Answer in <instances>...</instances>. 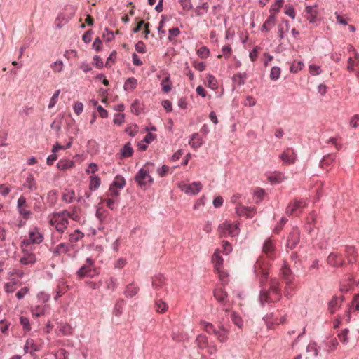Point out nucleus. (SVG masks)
Masks as SVG:
<instances>
[{"instance_id": "nucleus-56", "label": "nucleus", "mask_w": 359, "mask_h": 359, "mask_svg": "<svg viewBox=\"0 0 359 359\" xmlns=\"http://www.w3.org/2000/svg\"><path fill=\"white\" fill-rule=\"evenodd\" d=\"M197 342H198V346H199V347L201 348H203L204 347H205V345L207 344V338L204 335H199L197 337Z\"/></svg>"}, {"instance_id": "nucleus-44", "label": "nucleus", "mask_w": 359, "mask_h": 359, "mask_svg": "<svg viewBox=\"0 0 359 359\" xmlns=\"http://www.w3.org/2000/svg\"><path fill=\"white\" fill-rule=\"evenodd\" d=\"M268 180L271 183H280L283 180V177L282 174L278 173L269 176Z\"/></svg>"}, {"instance_id": "nucleus-61", "label": "nucleus", "mask_w": 359, "mask_h": 359, "mask_svg": "<svg viewBox=\"0 0 359 359\" xmlns=\"http://www.w3.org/2000/svg\"><path fill=\"white\" fill-rule=\"evenodd\" d=\"M284 1L283 0H276L275 4L271 6V10L275 12H278L280 8L283 6Z\"/></svg>"}, {"instance_id": "nucleus-52", "label": "nucleus", "mask_w": 359, "mask_h": 359, "mask_svg": "<svg viewBox=\"0 0 359 359\" xmlns=\"http://www.w3.org/2000/svg\"><path fill=\"white\" fill-rule=\"evenodd\" d=\"M285 13L292 19L295 18V10L292 6L286 5Z\"/></svg>"}, {"instance_id": "nucleus-28", "label": "nucleus", "mask_w": 359, "mask_h": 359, "mask_svg": "<svg viewBox=\"0 0 359 359\" xmlns=\"http://www.w3.org/2000/svg\"><path fill=\"white\" fill-rule=\"evenodd\" d=\"M137 85V79L134 77H130L126 81L123 88L125 90H133L136 88Z\"/></svg>"}, {"instance_id": "nucleus-63", "label": "nucleus", "mask_w": 359, "mask_h": 359, "mask_svg": "<svg viewBox=\"0 0 359 359\" xmlns=\"http://www.w3.org/2000/svg\"><path fill=\"white\" fill-rule=\"evenodd\" d=\"M52 67L55 72H60L62 70L63 63L61 60H57L54 62Z\"/></svg>"}, {"instance_id": "nucleus-25", "label": "nucleus", "mask_w": 359, "mask_h": 359, "mask_svg": "<svg viewBox=\"0 0 359 359\" xmlns=\"http://www.w3.org/2000/svg\"><path fill=\"white\" fill-rule=\"evenodd\" d=\"M138 287L134 283H129L128 285L126 286V291H124V294L126 295L127 297H132L137 294Z\"/></svg>"}, {"instance_id": "nucleus-57", "label": "nucleus", "mask_w": 359, "mask_h": 359, "mask_svg": "<svg viewBox=\"0 0 359 359\" xmlns=\"http://www.w3.org/2000/svg\"><path fill=\"white\" fill-rule=\"evenodd\" d=\"M179 2L184 10L189 11L192 8L191 0H179Z\"/></svg>"}, {"instance_id": "nucleus-62", "label": "nucleus", "mask_w": 359, "mask_h": 359, "mask_svg": "<svg viewBox=\"0 0 359 359\" xmlns=\"http://www.w3.org/2000/svg\"><path fill=\"white\" fill-rule=\"evenodd\" d=\"M93 63L97 68H102L104 66V63L102 60L99 55H95L93 57Z\"/></svg>"}, {"instance_id": "nucleus-40", "label": "nucleus", "mask_w": 359, "mask_h": 359, "mask_svg": "<svg viewBox=\"0 0 359 359\" xmlns=\"http://www.w3.org/2000/svg\"><path fill=\"white\" fill-rule=\"evenodd\" d=\"M131 111L135 114L139 115L141 112V103L140 100H135L131 104Z\"/></svg>"}, {"instance_id": "nucleus-17", "label": "nucleus", "mask_w": 359, "mask_h": 359, "mask_svg": "<svg viewBox=\"0 0 359 359\" xmlns=\"http://www.w3.org/2000/svg\"><path fill=\"white\" fill-rule=\"evenodd\" d=\"M48 311V306L46 304L36 305L32 309V316L35 318L40 317L41 316H45Z\"/></svg>"}, {"instance_id": "nucleus-41", "label": "nucleus", "mask_w": 359, "mask_h": 359, "mask_svg": "<svg viewBox=\"0 0 359 359\" xmlns=\"http://www.w3.org/2000/svg\"><path fill=\"white\" fill-rule=\"evenodd\" d=\"M197 55L202 59H206L210 55V50L206 46H201L198 49Z\"/></svg>"}, {"instance_id": "nucleus-23", "label": "nucleus", "mask_w": 359, "mask_h": 359, "mask_svg": "<svg viewBox=\"0 0 359 359\" xmlns=\"http://www.w3.org/2000/svg\"><path fill=\"white\" fill-rule=\"evenodd\" d=\"M23 186H24V187L28 188L30 190H36L37 189L38 187H37L36 183L35 182V179L32 174H29L27 176Z\"/></svg>"}, {"instance_id": "nucleus-54", "label": "nucleus", "mask_w": 359, "mask_h": 359, "mask_svg": "<svg viewBox=\"0 0 359 359\" xmlns=\"http://www.w3.org/2000/svg\"><path fill=\"white\" fill-rule=\"evenodd\" d=\"M125 120V115L123 114H116L114 116V123L117 125H121Z\"/></svg>"}, {"instance_id": "nucleus-26", "label": "nucleus", "mask_w": 359, "mask_h": 359, "mask_svg": "<svg viewBox=\"0 0 359 359\" xmlns=\"http://www.w3.org/2000/svg\"><path fill=\"white\" fill-rule=\"evenodd\" d=\"M154 306L156 312L160 313H163L168 310L167 303L163 301L161 299L155 300Z\"/></svg>"}, {"instance_id": "nucleus-29", "label": "nucleus", "mask_w": 359, "mask_h": 359, "mask_svg": "<svg viewBox=\"0 0 359 359\" xmlns=\"http://www.w3.org/2000/svg\"><path fill=\"white\" fill-rule=\"evenodd\" d=\"M75 196L74 190L65 189V191L62 194V201L67 203H71Z\"/></svg>"}, {"instance_id": "nucleus-59", "label": "nucleus", "mask_w": 359, "mask_h": 359, "mask_svg": "<svg viewBox=\"0 0 359 359\" xmlns=\"http://www.w3.org/2000/svg\"><path fill=\"white\" fill-rule=\"evenodd\" d=\"M28 205L27 204L26 198L23 196H21L17 202V208L18 209H20L21 208L25 207L27 208Z\"/></svg>"}, {"instance_id": "nucleus-35", "label": "nucleus", "mask_w": 359, "mask_h": 359, "mask_svg": "<svg viewBox=\"0 0 359 359\" xmlns=\"http://www.w3.org/2000/svg\"><path fill=\"white\" fill-rule=\"evenodd\" d=\"M231 319L233 321V323L236 325L238 327V329H241L243 326V322L242 321L241 318L236 314L235 312L231 313Z\"/></svg>"}, {"instance_id": "nucleus-6", "label": "nucleus", "mask_w": 359, "mask_h": 359, "mask_svg": "<svg viewBox=\"0 0 359 359\" xmlns=\"http://www.w3.org/2000/svg\"><path fill=\"white\" fill-rule=\"evenodd\" d=\"M231 252V248H217L215 250V254L212 255V258H211V262H212L213 266L215 268L218 269V267H223L224 259L222 257V255H227Z\"/></svg>"}, {"instance_id": "nucleus-5", "label": "nucleus", "mask_w": 359, "mask_h": 359, "mask_svg": "<svg viewBox=\"0 0 359 359\" xmlns=\"http://www.w3.org/2000/svg\"><path fill=\"white\" fill-rule=\"evenodd\" d=\"M306 206V202L304 200H294L291 201L286 208V214L288 216H291L295 213H297L299 211V213L302 212V210L304 209Z\"/></svg>"}, {"instance_id": "nucleus-24", "label": "nucleus", "mask_w": 359, "mask_h": 359, "mask_svg": "<svg viewBox=\"0 0 359 359\" xmlns=\"http://www.w3.org/2000/svg\"><path fill=\"white\" fill-rule=\"evenodd\" d=\"M284 295L287 299L292 298L295 292V286L293 282H285Z\"/></svg>"}, {"instance_id": "nucleus-1", "label": "nucleus", "mask_w": 359, "mask_h": 359, "mask_svg": "<svg viewBox=\"0 0 359 359\" xmlns=\"http://www.w3.org/2000/svg\"><path fill=\"white\" fill-rule=\"evenodd\" d=\"M280 297H282V294L280 291L279 282L276 279L271 280V287L269 290L262 291L259 294V300L262 303L277 302L280 299Z\"/></svg>"}, {"instance_id": "nucleus-21", "label": "nucleus", "mask_w": 359, "mask_h": 359, "mask_svg": "<svg viewBox=\"0 0 359 359\" xmlns=\"http://www.w3.org/2000/svg\"><path fill=\"white\" fill-rule=\"evenodd\" d=\"M203 143V140L198 133H194L191 135V140L189 142V144L195 149L201 147Z\"/></svg>"}, {"instance_id": "nucleus-50", "label": "nucleus", "mask_w": 359, "mask_h": 359, "mask_svg": "<svg viewBox=\"0 0 359 359\" xmlns=\"http://www.w3.org/2000/svg\"><path fill=\"white\" fill-rule=\"evenodd\" d=\"M20 215L25 219H29L32 212L31 211L25 209V207L21 208L20 209H18Z\"/></svg>"}, {"instance_id": "nucleus-51", "label": "nucleus", "mask_w": 359, "mask_h": 359, "mask_svg": "<svg viewBox=\"0 0 359 359\" xmlns=\"http://www.w3.org/2000/svg\"><path fill=\"white\" fill-rule=\"evenodd\" d=\"M135 50L140 53H146V47L142 41H139L135 46Z\"/></svg>"}, {"instance_id": "nucleus-36", "label": "nucleus", "mask_w": 359, "mask_h": 359, "mask_svg": "<svg viewBox=\"0 0 359 359\" xmlns=\"http://www.w3.org/2000/svg\"><path fill=\"white\" fill-rule=\"evenodd\" d=\"M247 77V74L245 72L244 73H238L234 75L233 77V80L237 83L238 86L243 85L245 83V79Z\"/></svg>"}, {"instance_id": "nucleus-3", "label": "nucleus", "mask_w": 359, "mask_h": 359, "mask_svg": "<svg viewBox=\"0 0 359 359\" xmlns=\"http://www.w3.org/2000/svg\"><path fill=\"white\" fill-rule=\"evenodd\" d=\"M55 222H56L55 229L57 231L63 232L67 228L68 220L66 217H70V213L67 210H62L60 212L53 213Z\"/></svg>"}, {"instance_id": "nucleus-38", "label": "nucleus", "mask_w": 359, "mask_h": 359, "mask_svg": "<svg viewBox=\"0 0 359 359\" xmlns=\"http://www.w3.org/2000/svg\"><path fill=\"white\" fill-rule=\"evenodd\" d=\"M208 87L212 90H216L218 88L217 80L213 75H208L207 77Z\"/></svg>"}, {"instance_id": "nucleus-37", "label": "nucleus", "mask_w": 359, "mask_h": 359, "mask_svg": "<svg viewBox=\"0 0 359 359\" xmlns=\"http://www.w3.org/2000/svg\"><path fill=\"white\" fill-rule=\"evenodd\" d=\"M17 289V282L12 280L6 283L4 285L5 292L13 293Z\"/></svg>"}, {"instance_id": "nucleus-11", "label": "nucleus", "mask_w": 359, "mask_h": 359, "mask_svg": "<svg viewBox=\"0 0 359 359\" xmlns=\"http://www.w3.org/2000/svg\"><path fill=\"white\" fill-rule=\"evenodd\" d=\"M202 189V184L200 182H194L191 184H184L183 190L189 195L198 194Z\"/></svg>"}, {"instance_id": "nucleus-34", "label": "nucleus", "mask_w": 359, "mask_h": 359, "mask_svg": "<svg viewBox=\"0 0 359 359\" xmlns=\"http://www.w3.org/2000/svg\"><path fill=\"white\" fill-rule=\"evenodd\" d=\"M100 185V179L99 178V177L98 176H91L90 182V184H89L90 189L92 191H95L97 189H98Z\"/></svg>"}, {"instance_id": "nucleus-60", "label": "nucleus", "mask_w": 359, "mask_h": 359, "mask_svg": "<svg viewBox=\"0 0 359 359\" xmlns=\"http://www.w3.org/2000/svg\"><path fill=\"white\" fill-rule=\"evenodd\" d=\"M168 170H169V167L165 165H162L161 168H159L157 169V173L158 174V175L161 177H163L164 176L166 175Z\"/></svg>"}, {"instance_id": "nucleus-31", "label": "nucleus", "mask_w": 359, "mask_h": 359, "mask_svg": "<svg viewBox=\"0 0 359 359\" xmlns=\"http://www.w3.org/2000/svg\"><path fill=\"white\" fill-rule=\"evenodd\" d=\"M201 326H202L203 330L208 332V334H215L218 332V330H216L213 325L210 323L201 321Z\"/></svg>"}, {"instance_id": "nucleus-55", "label": "nucleus", "mask_w": 359, "mask_h": 359, "mask_svg": "<svg viewBox=\"0 0 359 359\" xmlns=\"http://www.w3.org/2000/svg\"><path fill=\"white\" fill-rule=\"evenodd\" d=\"M168 32H169L168 39H169L170 41H172V36L177 37L180 34V31L179 28H177V27H174V28L170 29Z\"/></svg>"}, {"instance_id": "nucleus-16", "label": "nucleus", "mask_w": 359, "mask_h": 359, "mask_svg": "<svg viewBox=\"0 0 359 359\" xmlns=\"http://www.w3.org/2000/svg\"><path fill=\"white\" fill-rule=\"evenodd\" d=\"M344 298H338L337 297H332V300L328 302V311L330 313H334L341 306V304L343 302Z\"/></svg>"}, {"instance_id": "nucleus-32", "label": "nucleus", "mask_w": 359, "mask_h": 359, "mask_svg": "<svg viewBox=\"0 0 359 359\" xmlns=\"http://www.w3.org/2000/svg\"><path fill=\"white\" fill-rule=\"evenodd\" d=\"M215 272L217 273L219 278H220V280H222L223 283H227L228 282V273L224 270L223 267H218V269L215 268Z\"/></svg>"}, {"instance_id": "nucleus-20", "label": "nucleus", "mask_w": 359, "mask_h": 359, "mask_svg": "<svg viewBox=\"0 0 359 359\" xmlns=\"http://www.w3.org/2000/svg\"><path fill=\"white\" fill-rule=\"evenodd\" d=\"M276 18L274 15H271L268 17L266 21L261 27L262 32H269L270 29L275 25Z\"/></svg>"}, {"instance_id": "nucleus-22", "label": "nucleus", "mask_w": 359, "mask_h": 359, "mask_svg": "<svg viewBox=\"0 0 359 359\" xmlns=\"http://www.w3.org/2000/svg\"><path fill=\"white\" fill-rule=\"evenodd\" d=\"M121 158L130 157L133 154V149L130 142H127L120 150Z\"/></svg>"}, {"instance_id": "nucleus-30", "label": "nucleus", "mask_w": 359, "mask_h": 359, "mask_svg": "<svg viewBox=\"0 0 359 359\" xmlns=\"http://www.w3.org/2000/svg\"><path fill=\"white\" fill-rule=\"evenodd\" d=\"M125 185H126L125 179L122 176L118 175L116 176L115 180L111 184L110 186H111L113 187H114L118 188V189H123L125 187Z\"/></svg>"}, {"instance_id": "nucleus-47", "label": "nucleus", "mask_w": 359, "mask_h": 359, "mask_svg": "<svg viewBox=\"0 0 359 359\" xmlns=\"http://www.w3.org/2000/svg\"><path fill=\"white\" fill-rule=\"evenodd\" d=\"M55 359H67L68 356L67 355V352L65 349L60 348L55 353Z\"/></svg>"}, {"instance_id": "nucleus-8", "label": "nucleus", "mask_w": 359, "mask_h": 359, "mask_svg": "<svg viewBox=\"0 0 359 359\" xmlns=\"http://www.w3.org/2000/svg\"><path fill=\"white\" fill-rule=\"evenodd\" d=\"M86 263H88V264L82 266L77 272V275L80 278L93 276V273L94 271H93L90 269V266L93 264V260L91 259V258H88L86 259Z\"/></svg>"}, {"instance_id": "nucleus-42", "label": "nucleus", "mask_w": 359, "mask_h": 359, "mask_svg": "<svg viewBox=\"0 0 359 359\" xmlns=\"http://www.w3.org/2000/svg\"><path fill=\"white\" fill-rule=\"evenodd\" d=\"M335 160V156L333 154H327L325 156L321 161V166L324 165H330Z\"/></svg>"}, {"instance_id": "nucleus-10", "label": "nucleus", "mask_w": 359, "mask_h": 359, "mask_svg": "<svg viewBox=\"0 0 359 359\" xmlns=\"http://www.w3.org/2000/svg\"><path fill=\"white\" fill-rule=\"evenodd\" d=\"M43 241V235L38 231L37 229L29 232V238L25 239L22 241L23 244H39Z\"/></svg>"}, {"instance_id": "nucleus-58", "label": "nucleus", "mask_w": 359, "mask_h": 359, "mask_svg": "<svg viewBox=\"0 0 359 359\" xmlns=\"http://www.w3.org/2000/svg\"><path fill=\"white\" fill-rule=\"evenodd\" d=\"M93 48L97 52H99L102 50V41L99 37H97L95 39L93 43Z\"/></svg>"}, {"instance_id": "nucleus-53", "label": "nucleus", "mask_w": 359, "mask_h": 359, "mask_svg": "<svg viewBox=\"0 0 359 359\" xmlns=\"http://www.w3.org/2000/svg\"><path fill=\"white\" fill-rule=\"evenodd\" d=\"M73 108L75 114L79 115L83 111V104L81 102H76L74 103Z\"/></svg>"}, {"instance_id": "nucleus-45", "label": "nucleus", "mask_w": 359, "mask_h": 359, "mask_svg": "<svg viewBox=\"0 0 359 359\" xmlns=\"http://www.w3.org/2000/svg\"><path fill=\"white\" fill-rule=\"evenodd\" d=\"M20 323H21L22 329H24L25 332H28L30 330L31 327L29 320H28V319L26 317L20 318Z\"/></svg>"}, {"instance_id": "nucleus-7", "label": "nucleus", "mask_w": 359, "mask_h": 359, "mask_svg": "<svg viewBox=\"0 0 359 359\" xmlns=\"http://www.w3.org/2000/svg\"><path fill=\"white\" fill-rule=\"evenodd\" d=\"M35 261V255L32 253L31 248H22L21 258H20L22 264H32Z\"/></svg>"}, {"instance_id": "nucleus-48", "label": "nucleus", "mask_w": 359, "mask_h": 359, "mask_svg": "<svg viewBox=\"0 0 359 359\" xmlns=\"http://www.w3.org/2000/svg\"><path fill=\"white\" fill-rule=\"evenodd\" d=\"M60 90H57L55 92V93L53 95L52 97L50 98V100L49 102V104H48V108L50 109L52 107H53L56 102H57V99L60 95Z\"/></svg>"}, {"instance_id": "nucleus-2", "label": "nucleus", "mask_w": 359, "mask_h": 359, "mask_svg": "<svg viewBox=\"0 0 359 359\" xmlns=\"http://www.w3.org/2000/svg\"><path fill=\"white\" fill-rule=\"evenodd\" d=\"M135 181L138 186L147 189L154 183L153 177L149 175V170L147 168H142L139 170L135 177Z\"/></svg>"}, {"instance_id": "nucleus-46", "label": "nucleus", "mask_w": 359, "mask_h": 359, "mask_svg": "<svg viewBox=\"0 0 359 359\" xmlns=\"http://www.w3.org/2000/svg\"><path fill=\"white\" fill-rule=\"evenodd\" d=\"M348 330L345 329V330L341 331L339 334H338V337H339V340L341 342H342L344 344L348 343Z\"/></svg>"}, {"instance_id": "nucleus-33", "label": "nucleus", "mask_w": 359, "mask_h": 359, "mask_svg": "<svg viewBox=\"0 0 359 359\" xmlns=\"http://www.w3.org/2000/svg\"><path fill=\"white\" fill-rule=\"evenodd\" d=\"M57 196L55 190L50 191L47 194V201L50 206H54L57 202Z\"/></svg>"}, {"instance_id": "nucleus-39", "label": "nucleus", "mask_w": 359, "mask_h": 359, "mask_svg": "<svg viewBox=\"0 0 359 359\" xmlns=\"http://www.w3.org/2000/svg\"><path fill=\"white\" fill-rule=\"evenodd\" d=\"M281 69L278 67H273L270 72V79L273 81H276L279 79Z\"/></svg>"}, {"instance_id": "nucleus-14", "label": "nucleus", "mask_w": 359, "mask_h": 359, "mask_svg": "<svg viewBox=\"0 0 359 359\" xmlns=\"http://www.w3.org/2000/svg\"><path fill=\"white\" fill-rule=\"evenodd\" d=\"M215 299L217 300L218 302L221 304H226V303L228 302V299L226 298V292L222 286L218 287L215 289Z\"/></svg>"}, {"instance_id": "nucleus-49", "label": "nucleus", "mask_w": 359, "mask_h": 359, "mask_svg": "<svg viewBox=\"0 0 359 359\" xmlns=\"http://www.w3.org/2000/svg\"><path fill=\"white\" fill-rule=\"evenodd\" d=\"M103 37L106 39L108 42L111 41L114 39V34L112 31H110L108 28L104 29Z\"/></svg>"}, {"instance_id": "nucleus-27", "label": "nucleus", "mask_w": 359, "mask_h": 359, "mask_svg": "<svg viewBox=\"0 0 359 359\" xmlns=\"http://www.w3.org/2000/svg\"><path fill=\"white\" fill-rule=\"evenodd\" d=\"M74 165V162L72 160L62 159L59 161L57 164L58 169L65 170L68 168H72Z\"/></svg>"}, {"instance_id": "nucleus-64", "label": "nucleus", "mask_w": 359, "mask_h": 359, "mask_svg": "<svg viewBox=\"0 0 359 359\" xmlns=\"http://www.w3.org/2000/svg\"><path fill=\"white\" fill-rule=\"evenodd\" d=\"M93 34V32L91 29H89L85 32V34L82 36L83 41L86 43H88L91 41V35Z\"/></svg>"}, {"instance_id": "nucleus-43", "label": "nucleus", "mask_w": 359, "mask_h": 359, "mask_svg": "<svg viewBox=\"0 0 359 359\" xmlns=\"http://www.w3.org/2000/svg\"><path fill=\"white\" fill-rule=\"evenodd\" d=\"M260 262H262V258L258 259V261L256 262L255 273L257 275L260 273L264 277L266 275V272L265 271V268L262 267L260 264Z\"/></svg>"}, {"instance_id": "nucleus-4", "label": "nucleus", "mask_w": 359, "mask_h": 359, "mask_svg": "<svg viewBox=\"0 0 359 359\" xmlns=\"http://www.w3.org/2000/svg\"><path fill=\"white\" fill-rule=\"evenodd\" d=\"M218 231L222 236L229 235L233 237L238 234L239 229L237 224L233 225L228 222H225L219 226Z\"/></svg>"}, {"instance_id": "nucleus-18", "label": "nucleus", "mask_w": 359, "mask_h": 359, "mask_svg": "<svg viewBox=\"0 0 359 359\" xmlns=\"http://www.w3.org/2000/svg\"><path fill=\"white\" fill-rule=\"evenodd\" d=\"M299 232L297 230L293 231L289 236L287 241V247H294L299 243Z\"/></svg>"}, {"instance_id": "nucleus-12", "label": "nucleus", "mask_w": 359, "mask_h": 359, "mask_svg": "<svg viewBox=\"0 0 359 359\" xmlns=\"http://www.w3.org/2000/svg\"><path fill=\"white\" fill-rule=\"evenodd\" d=\"M218 328V332L214 333L213 334L217 337L218 341L222 343L227 341L229 333V330L225 328L222 323L219 324Z\"/></svg>"}, {"instance_id": "nucleus-15", "label": "nucleus", "mask_w": 359, "mask_h": 359, "mask_svg": "<svg viewBox=\"0 0 359 359\" xmlns=\"http://www.w3.org/2000/svg\"><path fill=\"white\" fill-rule=\"evenodd\" d=\"M24 349L25 353H30L32 354L34 352L40 351L41 346L39 344H36L34 340L27 339V341H25Z\"/></svg>"}, {"instance_id": "nucleus-9", "label": "nucleus", "mask_w": 359, "mask_h": 359, "mask_svg": "<svg viewBox=\"0 0 359 359\" xmlns=\"http://www.w3.org/2000/svg\"><path fill=\"white\" fill-rule=\"evenodd\" d=\"M280 158L285 164H293L297 160V156L293 149L288 148L280 155Z\"/></svg>"}, {"instance_id": "nucleus-13", "label": "nucleus", "mask_w": 359, "mask_h": 359, "mask_svg": "<svg viewBox=\"0 0 359 359\" xmlns=\"http://www.w3.org/2000/svg\"><path fill=\"white\" fill-rule=\"evenodd\" d=\"M280 275H281L285 283L293 282V280H294V276L287 264H284L283 266H282L281 271H280Z\"/></svg>"}, {"instance_id": "nucleus-19", "label": "nucleus", "mask_w": 359, "mask_h": 359, "mask_svg": "<svg viewBox=\"0 0 359 359\" xmlns=\"http://www.w3.org/2000/svg\"><path fill=\"white\" fill-rule=\"evenodd\" d=\"M236 213L239 216H245L247 217H252L254 214V209L245 207V206H239L236 208Z\"/></svg>"}]
</instances>
